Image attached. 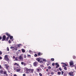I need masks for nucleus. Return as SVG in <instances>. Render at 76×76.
Returning <instances> with one entry per match:
<instances>
[{"mask_svg": "<svg viewBox=\"0 0 76 76\" xmlns=\"http://www.w3.org/2000/svg\"><path fill=\"white\" fill-rule=\"evenodd\" d=\"M4 59L6 60V61H9V59L8 58L7 55L5 56Z\"/></svg>", "mask_w": 76, "mask_h": 76, "instance_id": "obj_1", "label": "nucleus"}, {"mask_svg": "<svg viewBox=\"0 0 76 76\" xmlns=\"http://www.w3.org/2000/svg\"><path fill=\"white\" fill-rule=\"evenodd\" d=\"M30 69H29L28 68H26V73L27 74H28V73H30Z\"/></svg>", "mask_w": 76, "mask_h": 76, "instance_id": "obj_2", "label": "nucleus"}, {"mask_svg": "<svg viewBox=\"0 0 76 76\" xmlns=\"http://www.w3.org/2000/svg\"><path fill=\"white\" fill-rule=\"evenodd\" d=\"M18 60H21V61H23V59L22 57V56H20L18 57Z\"/></svg>", "mask_w": 76, "mask_h": 76, "instance_id": "obj_3", "label": "nucleus"}, {"mask_svg": "<svg viewBox=\"0 0 76 76\" xmlns=\"http://www.w3.org/2000/svg\"><path fill=\"white\" fill-rule=\"evenodd\" d=\"M6 38V37L5 35H4L3 36L2 39V41H5Z\"/></svg>", "mask_w": 76, "mask_h": 76, "instance_id": "obj_4", "label": "nucleus"}, {"mask_svg": "<svg viewBox=\"0 0 76 76\" xmlns=\"http://www.w3.org/2000/svg\"><path fill=\"white\" fill-rule=\"evenodd\" d=\"M73 64H74L73 62V61L70 62L69 65L70 66H71V67H73V66H73Z\"/></svg>", "mask_w": 76, "mask_h": 76, "instance_id": "obj_5", "label": "nucleus"}, {"mask_svg": "<svg viewBox=\"0 0 76 76\" xmlns=\"http://www.w3.org/2000/svg\"><path fill=\"white\" fill-rule=\"evenodd\" d=\"M37 65H38V62L37 61H35L34 63V66H35V67H36V66H37Z\"/></svg>", "mask_w": 76, "mask_h": 76, "instance_id": "obj_6", "label": "nucleus"}, {"mask_svg": "<svg viewBox=\"0 0 76 76\" xmlns=\"http://www.w3.org/2000/svg\"><path fill=\"white\" fill-rule=\"evenodd\" d=\"M5 68L7 70H9L8 68L9 67V65H7V64H5Z\"/></svg>", "mask_w": 76, "mask_h": 76, "instance_id": "obj_7", "label": "nucleus"}, {"mask_svg": "<svg viewBox=\"0 0 76 76\" xmlns=\"http://www.w3.org/2000/svg\"><path fill=\"white\" fill-rule=\"evenodd\" d=\"M55 64L56 66V68H58L59 66H60V65L58 64V63H56Z\"/></svg>", "mask_w": 76, "mask_h": 76, "instance_id": "obj_8", "label": "nucleus"}, {"mask_svg": "<svg viewBox=\"0 0 76 76\" xmlns=\"http://www.w3.org/2000/svg\"><path fill=\"white\" fill-rule=\"evenodd\" d=\"M34 71V69H30V73H33Z\"/></svg>", "mask_w": 76, "mask_h": 76, "instance_id": "obj_9", "label": "nucleus"}, {"mask_svg": "<svg viewBox=\"0 0 76 76\" xmlns=\"http://www.w3.org/2000/svg\"><path fill=\"white\" fill-rule=\"evenodd\" d=\"M43 58H40V63H43V61H42Z\"/></svg>", "mask_w": 76, "mask_h": 76, "instance_id": "obj_10", "label": "nucleus"}, {"mask_svg": "<svg viewBox=\"0 0 76 76\" xmlns=\"http://www.w3.org/2000/svg\"><path fill=\"white\" fill-rule=\"evenodd\" d=\"M62 67H63L64 68V69L65 70H67V67L65 66H62Z\"/></svg>", "mask_w": 76, "mask_h": 76, "instance_id": "obj_11", "label": "nucleus"}, {"mask_svg": "<svg viewBox=\"0 0 76 76\" xmlns=\"http://www.w3.org/2000/svg\"><path fill=\"white\" fill-rule=\"evenodd\" d=\"M42 53H41L40 52H39L37 53V55L38 56H41V55H42Z\"/></svg>", "mask_w": 76, "mask_h": 76, "instance_id": "obj_12", "label": "nucleus"}, {"mask_svg": "<svg viewBox=\"0 0 76 76\" xmlns=\"http://www.w3.org/2000/svg\"><path fill=\"white\" fill-rule=\"evenodd\" d=\"M19 57H16L15 58V61H18Z\"/></svg>", "mask_w": 76, "mask_h": 76, "instance_id": "obj_13", "label": "nucleus"}, {"mask_svg": "<svg viewBox=\"0 0 76 76\" xmlns=\"http://www.w3.org/2000/svg\"><path fill=\"white\" fill-rule=\"evenodd\" d=\"M6 35H7V36H8V37H10V34H8L7 33H6Z\"/></svg>", "mask_w": 76, "mask_h": 76, "instance_id": "obj_14", "label": "nucleus"}, {"mask_svg": "<svg viewBox=\"0 0 76 76\" xmlns=\"http://www.w3.org/2000/svg\"><path fill=\"white\" fill-rule=\"evenodd\" d=\"M69 74L70 76H73V72H72V73L71 72H69Z\"/></svg>", "mask_w": 76, "mask_h": 76, "instance_id": "obj_15", "label": "nucleus"}, {"mask_svg": "<svg viewBox=\"0 0 76 76\" xmlns=\"http://www.w3.org/2000/svg\"><path fill=\"white\" fill-rule=\"evenodd\" d=\"M16 70V72H20V69L19 68L18 69H17Z\"/></svg>", "mask_w": 76, "mask_h": 76, "instance_id": "obj_16", "label": "nucleus"}, {"mask_svg": "<svg viewBox=\"0 0 76 76\" xmlns=\"http://www.w3.org/2000/svg\"><path fill=\"white\" fill-rule=\"evenodd\" d=\"M9 37H7L5 39V41H8V40H9Z\"/></svg>", "mask_w": 76, "mask_h": 76, "instance_id": "obj_17", "label": "nucleus"}, {"mask_svg": "<svg viewBox=\"0 0 76 76\" xmlns=\"http://www.w3.org/2000/svg\"><path fill=\"white\" fill-rule=\"evenodd\" d=\"M37 61L38 62H39L40 61V58H38L36 59Z\"/></svg>", "mask_w": 76, "mask_h": 76, "instance_id": "obj_18", "label": "nucleus"}, {"mask_svg": "<svg viewBox=\"0 0 76 76\" xmlns=\"http://www.w3.org/2000/svg\"><path fill=\"white\" fill-rule=\"evenodd\" d=\"M42 61H43V63H45V62H46V60L45 59H43H43H42Z\"/></svg>", "mask_w": 76, "mask_h": 76, "instance_id": "obj_19", "label": "nucleus"}, {"mask_svg": "<svg viewBox=\"0 0 76 76\" xmlns=\"http://www.w3.org/2000/svg\"><path fill=\"white\" fill-rule=\"evenodd\" d=\"M11 49H13V50H15V48L13 46H11L10 47Z\"/></svg>", "mask_w": 76, "mask_h": 76, "instance_id": "obj_20", "label": "nucleus"}, {"mask_svg": "<svg viewBox=\"0 0 76 76\" xmlns=\"http://www.w3.org/2000/svg\"><path fill=\"white\" fill-rule=\"evenodd\" d=\"M47 66H49V65H50V62H48V63L47 64Z\"/></svg>", "mask_w": 76, "mask_h": 76, "instance_id": "obj_21", "label": "nucleus"}, {"mask_svg": "<svg viewBox=\"0 0 76 76\" xmlns=\"http://www.w3.org/2000/svg\"><path fill=\"white\" fill-rule=\"evenodd\" d=\"M3 72H4V71L3 70H1L0 73H1V74H3Z\"/></svg>", "mask_w": 76, "mask_h": 76, "instance_id": "obj_22", "label": "nucleus"}, {"mask_svg": "<svg viewBox=\"0 0 76 76\" xmlns=\"http://www.w3.org/2000/svg\"><path fill=\"white\" fill-rule=\"evenodd\" d=\"M22 51L23 53H25V50H24V49H22Z\"/></svg>", "mask_w": 76, "mask_h": 76, "instance_id": "obj_23", "label": "nucleus"}, {"mask_svg": "<svg viewBox=\"0 0 76 76\" xmlns=\"http://www.w3.org/2000/svg\"><path fill=\"white\" fill-rule=\"evenodd\" d=\"M58 75H61V72H58Z\"/></svg>", "mask_w": 76, "mask_h": 76, "instance_id": "obj_24", "label": "nucleus"}, {"mask_svg": "<svg viewBox=\"0 0 76 76\" xmlns=\"http://www.w3.org/2000/svg\"><path fill=\"white\" fill-rule=\"evenodd\" d=\"M20 46H21V44H19L18 45V47H20Z\"/></svg>", "mask_w": 76, "mask_h": 76, "instance_id": "obj_25", "label": "nucleus"}, {"mask_svg": "<svg viewBox=\"0 0 76 76\" xmlns=\"http://www.w3.org/2000/svg\"><path fill=\"white\" fill-rule=\"evenodd\" d=\"M7 50L9 51V47H7Z\"/></svg>", "mask_w": 76, "mask_h": 76, "instance_id": "obj_26", "label": "nucleus"}, {"mask_svg": "<svg viewBox=\"0 0 76 76\" xmlns=\"http://www.w3.org/2000/svg\"><path fill=\"white\" fill-rule=\"evenodd\" d=\"M10 39H12V38H13V37L12 36H10Z\"/></svg>", "mask_w": 76, "mask_h": 76, "instance_id": "obj_27", "label": "nucleus"}, {"mask_svg": "<svg viewBox=\"0 0 76 76\" xmlns=\"http://www.w3.org/2000/svg\"><path fill=\"white\" fill-rule=\"evenodd\" d=\"M26 64L25 63H24V64H23V65L24 66H26Z\"/></svg>", "mask_w": 76, "mask_h": 76, "instance_id": "obj_28", "label": "nucleus"}, {"mask_svg": "<svg viewBox=\"0 0 76 76\" xmlns=\"http://www.w3.org/2000/svg\"><path fill=\"white\" fill-rule=\"evenodd\" d=\"M48 69H51V67L50 66H49L48 68Z\"/></svg>", "mask_w": 76, "mask_h": 76, "instance_id": "obj_29", "label": "nucleus"}, {"mask_svg": "<svg viewBox=\"0 0 76 76\" xmlns=\"http://www.w3.org/2000/svg\"><path fill=\"white\" fill-rule=\"evenodd\" d=\"M40 67H44V65H41L40 66Z\"/></svg>", "mask_w": 76, "mask_h": 76, "instance_id": "obj_30", "label": "nucleus"}, {"mask_svg": "<svg viewBox=\"0 0 76 76\" xmlns=\"http://www.w3.org/2000/svg\"><path fill=\"white\" fill-rule=\"evenodd\" d=\"M7 74V72L5 71L4 72V75H6Z\"/></svg>", "mask_w": 76, "mask_h": 76, "instance_id": "obj_31", "label": "nucleus"}, {"mask_svg": "<svg viewBox=\"0 0 76 76\" xmlns=\"http://www.w3.org/2000/svg\"><path fill=\"white\" fill-rule=\"evenodd\" d=\"M39 75L40 76H42V75L41 73H39Z\"/></svg>", "mask_w": 76, "mask_h": 76, "instance_id": "obj_32", "label": "nucleus"}, {"mask_svg": "<svg viewBox=\"0 0 76 76\" xmlns=\"http://www.w3.org/2000/svg\"><path fill=\"white\" fill-rule=\"evenodd\" d=\"M73 58H74V59H76V56H73Z\"/></svg>", "mask_w": 76, "mask_h": 76, "instance_id": "obj_33", "label": "nucleus"}, {"mask_svg": "<svg viewBox=\"0 0 76 76\" xmlns=\"http://www.w3.org/2000/svg\"><path fill=\"white\" fill-rule=\"evenodd\" d=\"M34 57H37V56H38V55H37V54H34Z\"/></svg>", "mask_w": 76, "mask_h": 76, "instance_id": "obj_34", "label": "nucleus"}, {"mask_svg": "<svg viewBox=\"0 0 76 76\" xmlns=\"http://www.w3.org/2000/svg\"><path fill=\"white\" fill-rule=\"evenodd\" d=\"M51 60L52 61H54V58H51Z\"/></svg>", "mask_w": 76, "mask_h": 76, "instance_id": "obj_35", "label": "nucleus"}, {"mask_svg": "<svg viewBox=\"0 0 76 76\" xmlns=\"http://www.w3.org/2000/svg\"><path fill=\"white\" fill-rule=\"evenodd\" d=\"M27 57H31V55H27Z\"/></svg>", "mask_w": 76, "mask_h": 76, "instance_id": "obj_36", "label": "nucleus"}, {"mask_svg": "<svg viewBox=\"0 0 76 76\" xmlns=\"http://www.w3.org/2000/svg\"><path fill=\"white\" fill-rule=\"evenodd\" d=\"M59 70L60 71H61V70H62L61 69V68H59Z\"/></svg>", "mask_w": 76, "mask_h": 76, "instance_id": "obj_37", "label": "nucleus"}, {"mask_svg": "<svg viewBox=\"0 0 76 76\" xmlns=\"http://www.w3.org/2000/svg\"><path fill=\"white\" fill-rule=\"evenodd\" d=\"M24 58H26V55H24Z\"/></svg>", "mask_w": 76, "mask_h": 76, "instance_id": "obj_38", "label": "nucleus"}, {"mask_svg": "<svg viewBox=\"0 0 76 76\" xmlns=\"http://www.w3.org/2000/svg\"><path fill=\"white\" fill-rule=\"evenodd\" d=\"M8 42L9 44H10V43H11V41H10V40H9Z\"/></svg>", "mask_w": 76, "mask_h": 76, "instance_id": "obj_39", "label": "nucleus"}, {"mask_svg": "<svg viewBox=\"0 0 76 76\" xmlns=\"http://www.w3.org/2000/svg\"><path fill=\"white\" fill-rule=\"evenodd\" d=\"M37 72H39V69H37Z\"/></svg>", "mask_w": 76, "mask_h": 76, "instance_id": "obj_40", "label": "nucleus"}, {"mask_svg": "<svg viewBox=\"0 0 76 76\" xmlns=\"http://www.w3.org/2000/svg\"><path fill=\"white\" fill-rule=\"evenodd\" d=\"M51 74L52 75H53V74H54V72H51Z\"/></svg>", "mask_w": 76, "mask_h": 76, "instance_id": "obj_41", "label": "nucleus"}, {"mask_svg": "<svg viewBox=\"0 0 76 76\" xmlns=\"http://www.w3.org/2000/svg\"><path fill=\"white\" fill-rule=\"evenodd\" d=\"M61 75H63V73H64V72L63 71H61Z\"/></svg>", "mask_w": 76, "mask_h": 76, "instance_id": "obj_42", "label": "nucleus"}, {"mask_svg": "<svg viewBox=\"0 0 76 76\" xmlns=\"http://www.w3.org/2000/svg\"><path fill=\"white\" fill-rule=\"evenodd\" d=\"M24 63V62H21V64L22 65H23V64Z\"/></svg>", "mask_w": 76, "mask_h": 76, "instance_id": "obj_43", "label": "nucleus"}, {"mask_svg": "<svg viewBox=\"0 0 76 76\" xmlns=\"http://www.w3.org/2000/svg\"><path fill=\"white\" fill-rule=\"evenodd\" d=\"M54 65H55V64L54 63H53L52 64V66H54Z\"/></svg>", "mask_w": 76, "mask_h": 76, "instance_id": "obj_44", "label": "nucleus"}, {"mask_svg": "<svg viewBox=\"0 0 76 76\" xmlns=\"http://www.w3.org/2000/svg\"><path fill=\"white\" fill-rule=\"evenodd\" d=\"M12 58L13 59H15V56H14L12 57Z\"/></svg>", "mask_w": 76, "mask_h": 76, "instance_id": "obj_45", "label": "nucleus"}, {"mask_svg": "<svg viewBox=\"0 0 76 76\" xmlns=\"http://www.w3.org/2000/svg\"><path fill=\"white\" fill-rule=\"evenodd\" d=\"M2 54V52H1V51H0V55H1Z\"/></svg>", "mask_w": 76, "mask_h": 76, "instance_id": "obj_46", "label": "nucleus"}, {"mask_svg": "<svg viewBox=\"0 0 76 76\" xmlns=\"http://www.w3.org/2000/svg\"><path fill=\"white\" fill-rule=\"evenodd\" d=\"M36 76H38V74L37 73H36Z\"/></svg>", "mask_w": 76, "mask_h": 76, "instance_id": "obj_47", "label": "nucleus"}, {"mask_svg": "<svg viewBox=\"0 0 76 76\" xmlns=\"http://www.w3.org/2000/svg\"><path fill=\"white\" fill-rule=\"evenodd\" d=\"M64 65L65 66H67V65L66 64V63H65V64H64Z\"/></svg>", "mask_w": 76, "mask_h": 76, "instance_id": "obj_48", "label": "nucleus"}, {"mask_svg": "<svg viewBox=\"0 0 76 76\" xmlns=\"http://www.w3.org/2000/svg\"><path fill=\"white\" fill-rule=\"evenodd\" d=\"M23 76H26V74H23Z\"/></svg>", "mask_w": 76, "mask_h": 76, "instance_id": "obj_49", "label": "nucleus"}, {"mask_svg": "<svg viewBox=\"0 0 76 76\" xmlns=\"http://www.w3.org/2000/svg\"><path fill=\"white\" fill-rule=\"evenodd\" d=\"M67 75L66 74H64V76H66V75Z\"/></svg>", "mask_w": 76, "mask_h": 76, "instance_id": "obj_50", "label": "nucleus"}, {"mask_svg": "<svg viewBox=\"0 0 76 76\" xmlns=\"http://www.w3.org/2000/svg\"><path fill=\"white\" fill-rule=\"evenodd\" d=\"M61 64H65V63L62 62V63H61Z\"/></svg>", "mask_w": 76, "mask_h": 76, "instance_id": "obj_51", "label": "nucleus"}, {"mask_svg": "<svg viewBox=\"0 0 76 76\" xmlns=\"http://www.w3.org/2000/svg\"><path fill=\"white\" fill-rule=\"evenodd\" d=\"M20 66H18L17 68H16L17 69H18V68H20Z\"/></svg>", "mask_w": 76, "mask_h": 76, "instance_id": "obj_52", "label": "nucleus"}, {"mask_svg": "<svg viewBox=\"0 0 76 76\" xmlns=\"http://www.w3.org/2000/svg\"><path fill=\"white\" fill-rule=\"evenodd\" d=\"M2 59V57H0V59Z\"/></svg>", "mask_w": 76, "mask_h": 76, "instance_id": "obj_53", "label": "nucleus"}, {"mask_svg": "<svg viewBox=\"0 0 76 76\" xmlns=\"http://www.w3.org/2000/svg\"><path fill=\"white\" fill-rule=\"evenodd\" d=\"M14 76H17V75L16 74H15V75H14Z\"/></svg>", "mask_w": 76, "mask_h": 76, "instance_id": "obj_54", "label": "nucleus"}, {"mask_svg": "<svg viewBox=\"0 0 76 76\" xmlns=\"http://www.w3.org/2000/svg\"><path fill=\"white\" fill-rule=\"evenodd\" d=\"M17 64V63H15L14 64V65H16Z\"/></svg>", "mask_w": 76, "mask_h": 76, "instance_id": "obj_55", "label": "nucleus"}, {"mask_svg": "<svg viewBox=\"0 0 76 76\" xmlns=\"http://www.w3.org/2000/svg\"><path fill=\"white\" fill-rule=\"evenodd\" d=\"M46 71L47 72H48V69H46Z\"/></svg>", "mask_w": 76, "mask_h": 76, "instance_id": "obj_56", "label": "nucleus"}, {"mask_svg": "<svg viewBox=\"0 0 76 76\" xmlns=\"http://www.w3.org/2000/svg\"><path fill=\"white\" fill-rule=\"evenodd\" d=\"M15 51H17V50H18V49H17V48H16L15 49Z\"/></svg>", "mask_w": 76, "mask_h": 76, "instance_id": "obj_57", "label": "nucleus"}, {"mask_svg": "<svg viewBox=\"0 0 76 76\" xmlns=\"http://www.w3.org/2000/svg\"><path fill=\"white\" fill-rule=\"evenodd\" d=\"M5 75L6 76H8V75H7V74Z\"/></svg>", "mask_w": 76, "mask_h": 76, "instance_id": "obj_58", "label": "nucleus"}, {"mask_svg": "<svg viewBox=\"0 0 76 76\" xmlns=\"http://www.w3.org/2000/svg\"><path fill=\"white\" fill-rule=\"evenodd\" d=\"M17 66H19V64H17Z\"/></svg>", "mask_w": 76, "mask_h": 76, "instance_id": "obj_59", "label": "nucleus"}, {"mask_svg": "<svg viewBox=\"0 0 76 76\" xmlns=\"http://www.w3.org/2000/svg\"><path fill=\"white\" fill-rule=\"evenodd\" d=\"M0 39H1V37H0Z\"/></svg>", "mask_w": 76, "mask_h": 76, "instance_id": "obj_60", "label": "nucleus"}, {"mask_svg": "<svg viewBox=\"0 0 76 76\" xmlns=\"http://www.w3.org/2000/svg\"><path fill=\"white\" fill-rule=\"evenodd\" d=\"M1 65H0V69H1Z\"/></svg>", "mask_w": 76, "mask_h": 76, "instance_id": "obj_61", "label": "nucleus"}, {"mask_svg": "<svg viewBox=\"0 0 76 76\" xmlns=\"http://www.w3.org/2000/svg\"><path fill=\"white\" fill-rule=\"evenodd\" d=\"M12 41H13V39H12Z\"/></svg>", "mask_w": 76, "mask_h": 76, "instance_id": "obj_62", "label": "nucleus"}, {"mask_svg": "<svg viewBox=\"0 0 76 76\" xmlns=\"http://www.w3.org/2000/svg\"><path fill=\"white\" fill-rule=\"evenodd\" d=\"M14 70H16V69H15V68H14Z\"/></svg>", "mask_w": 76, "mask_h": 76, "instance_id": "obj_63", "label": "nucleus"}, {"mask_svg": "<svg viewBox=\"0 0 76 76\" xmlns=\"http://www.w3.org/2000/svg\"><path fill=\"white\" fill-rule=\"evenodd\" d=\"M11 76H12V75H11Z\"/></svg>", "mask_w": 76, "mask_h": 76, "instance_id": "obj_64", "label": "nucleus"}]
</instances>
